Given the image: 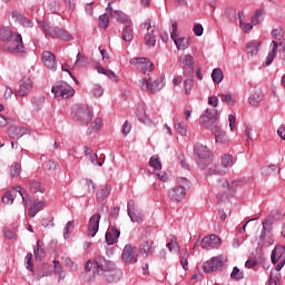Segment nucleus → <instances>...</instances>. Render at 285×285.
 <instances>
[{"label":"nucleus","instance_id":"obj_42","mask_svg":"<svg viewBox=\"0 0 285 285\" xmlns=\"http://www.w3.org/2000/svg\"><path fill=\"white\" fill-rule=\"evenodd\" d=\"M252 21L254 26L262 23V21H264V10L263 9L256 10L254 16L252 17Z\"/></svg>","mask_w":285,"mask_h":285},{"label":"nucleus","instance_id":"obj_25","mask_svg":"<svg viewBox=\"0 0 285 285\" xmlns=\"http://www.w3.org/2000/svg\"><path fill=\"white\" fill-rule=\"evenodd\" d=\"M200 124L203 128H207L208 130H213L215 126H219V118H208V116L200 117Z\"/></svg>","mask_w":285,"mask_h":285},{"label":"nucleus","instance_id":"obj_18","mask_svg":"<svg viewBox=\"0 0 285 285\" xmlns=\"http://www.w3.org/2000/svg\"><path fill=\"white\" fill-rule=\"evenodd\" d=\"M127 213L131 222H144V214L135 207V200H129L127 204Z\"/></svg>","mask_w":285,"mask_h":285},{"label":"nucleus","instance_id":"obj_3","mask_svg":"<svg viewBox=\"0 0 285 285\" xmlns=\"http://www.w3.org/2000/svg\"><path fill=\"white\" fill-rule=\"evenodd\" d=\"M17 197H21L24 208H28L32 203L30 194L21 187H13L2 196L3 204H13Z\"/></svg>","mask_w":285,"mask_h":285},{"label":"nucleus","instance_id":"obj_26","mask_svg":"<svg viewBox=\"0 0 285 285\" xmlns=\"http://www.w3.org/2000/svg\"><path fill=\"white\" fill-rule=\"evenodd\" d=\"M121 235V233L119 232V229L111 227L110 232H107L105 235V239L108 244V246H112V244H116L117 239H119V236Z\"/></svg>","mask_w":285,"mask_h":285},{"label":"nucleus","instance_id":"obj_63","mask_svg":"<svg viewBox=\"0 0 285 285\" xmlns=\"http://www.w3.org/2000/svg\"><path fill=\"white\" fill-rule=\"evenodd\" d=\"M240 181V185L243 186H253V181L255 180L253 177H243L238 179Z\"/></svg>","mask_w":285,"mask_h":285},{"label":"nucleus","instance_id":"obj_47","mask_svg":"<svg viewBox=\"0 0 285 285\" xmlns=\"http://www.w3.org/2000/svg\"><path fill=\"white\" fill-rule=\"evenodd\" d=\"M222 166L224 168H233V155L226 154L222 158Z\"/></svg>","mask_w":285,"mask_h":285},{"label":"nucleus","instance_id":"obj_32","mask_svg":"<svg viewBox=\"0 0 285 285\" xmlns=\"http://www.w3.org/2000/svg\"><path fill=\"white\" fill-rule=\"evenodd\" d=\"M173 41L175 42L176 48H178V50H186V48H188V46H190V38L176 37L175 39H173Z\"/></svg>","mask_w":285,"mask_h":285},{"label":"nucleus","instance_id":"obj_35","mask_svg":"<svg viewBox=\"0 0 285 285\" xmlns=\"http://www.w3.org/2000/svg\"><path fill=\"white\" fill-rule=\"evenodd\" d=\"M28 186L30 193H46V188H43V186H41V184L38 180H29Z\"/></svg>","mask_w":285,"mask_h":285},{"label":"nucleus","instance_id":"obj_15","mask_svg":"<svg viewBox=\"0 0 285 285\" xmlns=\"http://www.w3.org/2000/svg\"><path fill=\"white\" fill-rule=\"evenodd\" d=\"M202 248L205 250H210L212 248H219L222 246V238L219 236L212 234L210 236H206L200 242Z\"/></svg>","mask_w":285,"mask_h":285},{"label":"nucleus","instance_id":"obj_16","mask_svg":"<svg viewBox=\"0 0 285 285\" xmlns=\"http://www.w3.org/2000/svg\"><path fill=\"white\" fill-rule=\"evenodd\" d=\"M30 90H32V79L30 77H23L19 81V89L16 90V97H28L30 95Z\"/></svg>","mask_w":285,"mask_h":285},{"label":"nucleus","instance_id":"obj_39","mask_svg":"<svg viewBox=\"0 0 285 285\" xmlns=\"http://www.w3.org/2000/svg\"><path fill=\"white\" fill-rule=\"evenodd\" d=\"M46 101V98L43 96H35L31 99V104L35 107V110H41L43 108V104Z\"/></svg>","mask_w":285,"mask_h":285},{"label":"nucleus","instance_id":"obj_43","mask_svg":"<svg viewBox=\"0 0 285 285\" xmlns=\"http://www.w3.org/2000/svg\"><path fill=\"white\" fill-rule=\"evenodd\" d=\"M275 173H277V166L275 165H271L262 168V175L264 177H272V175H275Z\"/></svg>","mask_w":285,"mask_h":285},{"label":"nucleus","instance_id":"obj_27","mask_svg":"<svg viewBox=\"0 0 285 285\" xmlns=\"http://www.w3.org/2000/svg\"><path fill=\"white\" fill-rule=\"evenodd\" d=\"M154 242L153 240H144L140 245V250L142 253V257H148V255H153L155 253V247H154Z\"/></svg>","mask_w":285,"mask_h":285},{"label":"nucleus","instance_id":"obj_61","mask_svg":"<svg viewBox=\"0 0 285 285\" xmlns=\"http://www.w3.org/2000/svg\"><path fill=\"white\" fill-rule=\"evenodd\" d=\"M46 168L47 170L49 171H55L57 170V168H59V163L55 161V160H49L47 164H46Z\"/></svg>","mask_w":285,"mask_h":285},{"label":"nucleus","instance_id":"obj_51","mask_svg":"<svg viewBox=\"0 0 285 285\" xmlns=\"http://www.w3.org/2000/svg\"><path fill=\"white\" fill-rule=\"evenodd\" d=\"M263 97L262 95L254 92L249 98L248 101L250 104V106H258L259 101H262Z\"/></svg>","mask_w":285,"mask_h":285},{"label":"nucleus","instance_id":"obj_56","mask_svg":"<svg viewBox=\"0 0 285 285\" xmlns=\"http://www.w3.org/2000/svg\"><path fill=\"white\" fill-rule=\"evenodd\" d=\"M239 186H243L242 183L239 181V179L232 181V184L229 185L230 195H235L237 193V188H239Z\"/></svg>","mask_w":285,"mask_h":285},{"label":"nucleus","instance_id":"obj_22","mask_svg":"<svg viewBox=\"0 0 285 285\" xmlns=\"http://www.w3.org/2000/svg\"><path fill=\"white\" fill-rule=\"evenodd\" d=\"M136 115L138 118V121H140L141 124H145L146 126H155V122H153V120L150 118H148V116H146V107H144V105H139L137 110H136Z\"/></svg>","mask_w":285,"mask_h":285},{"label":"nucleus","instance_id":"obj_12","mask_svg":"<svg viewBox=\"0 0 285 285\" xmlns=\"http://www.w3.org/2000/svg\"><path fill=\"white\" fill-rule=\"evenodd\" d=\"M284 246H276L272 252V264H276V271L284 268L285 264Z\"/></svg>","mask_w":285,"mask_h":285},{"label":"nucleus","instance_id":"obj_23","mask_svg":"<svg viewBox=\"0 0 285 285\" xmlns=\"http://www.w3.org/2000/svg\"><path fill=\"white\" fill-rule=\"evenodd\" d=\"M212 132L215 137L216 144H226L228 141V137L226 136V131L219 127V125H216L212 128Z\"/></svg>","mask_w":285,"mask_h":285},{"label":"nucleus","instance_id":"obj_31","mask_svg":"<svg viewBox=\"0 0 285 285\" xmlns=\"http://www.w3.org/2000/svg\"><path fill=\"white\" fill-rule=\"evenodd\" d=\"M195 153L198 155L200 159H206L210 157V150H208V147H206L203 144H197L195 146Z\"/></svg>","mask_w":285,"mask_h":285},{"label":"nucleus","instance_id":"obj_58","mask_svg":"<svg viewBox=\"0 0 285 285\" xmlns=\"http://www.w3.org/2000/svg\"><path fill=\"white\" fill-rule=\"evenodd\" d=\"M92 95L94 97H101L104 95V87L101 85H94Z\"/></svg>","mask_w":285,"mask_h":285},{"label":"nucleus","instance_id":"obj_2","mask_svg":"<svg viewBox=\"0 0 285 285\" xmlns=\"http://www.w3.org/2000/svg\"><path fill=\"white\" fill-rule=\"evenodd\" d=\"M115 265L112 262L106 259L104 256H98L92 261H88L85 271H92L94 268V277L98 278L102 273L110 271Z\"/></svg>","mask_w":285,"mask_h":285},{"label":"nucleus","instance_id":"obj_45","mask_svg":"<svg viewBox=\"0 0 285 285\" xmlns=\"http://www.w3.org/2000/svg\"><path fill=\"white\" fill-rule=\"evenodd\" d=\"M194 86H195V81L193 80V77L187 78L184 81L185 95H190V92H193Z\"/></svg>","mask_w":285,"mask_h":285},{"label":"nucleus","instance_id":"obj_6","mask_svg":"<svg viewBox=\"0 0 285 285\" xmlns=\"http://www.w3.org/2000/svg\"><path fill=\"white\" fill-rule=\"evenodd\" d=\"M51 92L55 97H61L62 99H70L75 96V89L66 82H56L52 86Z\"/></svg>","mask_w":285,"mask_h":285},{"label":"nucleus","instance_id":"obj_11","mask_svg":"<svg viewBox=\"0 0 285 285\" xmlns=\"http://www.w3.org/2000/svg\"><path fill=\"white\" fill-rule=\"evenodd\" d=\"M97 279L108 282V284H115V282H119L121 279V272L117 271V267L114 265L110 269L100 274Z\"/></svg>","mask_w":285,"mask_h":285},{"label":"nucleus","instance_id":"obj_59","mask_svg":"<svg viewBox=\"0 0 285 285\" xmlns=\"http://www.w3.org/2000/svg\"><path fill=\"white\" fill-rule=\"evenodd\" d=\"M63 264L66 266H68V268H70L71 271H77V264L75 262H72V259L67 258V257H62L61 258Z\"/></svg>","mask_w":285,"mask_h":285},{"label":"nucleus","instance_id":"obj_21","mask_svg":"<svg viewBox=\"0 0 285 285\" xmlns=\"http://www.w3.org/2000/svg\"><path fill=\"white\" fill-rule=\"evenodd\" d=\"M42 61L49 70H57V57L50 51L42 52Z\"/></svg>","mask_w":285,"mask_h":285},{"label":"nucleus","instance_id":"obj_24","mask_svg":"<svg viewBox=\"0 0 285 285\" xmlns=\"http://www.w3.org/2000/svg\"><path fill=\"white\" fill-rule=\"evenodd\" d=\"M122 41H132V39H135V31L132 30V21H128L127 23H125V28H122Z\"/></svg>","mask_w":285,"mask_h":285},{"label":"nucleus","instance_id":"obj_38","mask_svg":"<svg viewBox=\"0 0 285 285\" xmlns=\"http://www.w3.org/2000/svg\"><path fill=\"white\" fill-rule=\"evenodd\" d=\"M104 121L101 120V118H96L90 127L88 128V134L92 135V132H97L98 130H101V126H102Z\"/></svg>","mask_w":285,"mask_h":285},{"label":"nucleus","instance_id":"obj_46","mask_svg":"<svg viewBox=\"0 0 285 285\" xmlns=\"http://www.w3.org/2000/svg\"><path fill=\"white\" fill-rule=\"evenodd\" d=\"M218 97H220V101L228 104V106H235L236 104V100L233 98V95L230 94H218Z\"/></svg>","mask_w":285,"mask_h":285},{"label":"nucleus","instance_id":"obj_34","mask_svg":"<svg viewBox=\"0 0 285 285\" xmlns=\"http://www.w3.org/2000/svg\"><path fill=\"white\" fill-rule=\"evenodd\" d=\"M97 72L99 75H105L106 77H108L109 79H111V81H119V76H117V73H115V71L110 70V69H105L102 67H97Z\"/></svg>","mask_w":285,"mask_h":285},{"label":"nucleus","instance_id":"obj_4","mask_svg":"<svg viewBox=\"0 0 285 285\" xmlns=\"http://www.w3.org/2000/svg\"><path fill=\"white\" fill-rule=\"evenodd\" d=\"M72 117L82 126H88L92 121V111L88 105H76L72 109Z\"/></svg>","mask_w":285,"mask_h":285},{"label":"nucleus","instance_id":"obj_40","mask_svg":"<svg viewBox=\"0 0 285 285\" xmlns=\"http://www.w3.org/2000/svg\"><path fill=\"white\" fill-rule=\"evenodd\" d=\"M169 253H174L175 255H177V253H179V243H177V238L176 237H173L170 239V242H168L166 244Z\"/></svg>","mask_w":285,"mask_h":285},{"label":"nucleus","instance_id":"obj_48","mask_svg":"<svg viewBox=\"0 0 285 285\" xmlns=\"http://www.w3.org/2000/svg\"><path fill=\"white\" fill-rule=\"evenodd\" d=\"M10 175L11 177H19L21 175V164L13 163L10 167Z\"/></svg>","mask_w":285,"mask_h":285},{"label":"nucleus","instance_id":"obj_28","mask_svg":"<svg viewBox=\"0 0 285 285\" xmlns=\"http://www.w3.org/2000/svg\"><path fill=\"white\" fill-rule=\"evenodd\" d=\"M43 208H46V200L36 199L29 208V215L31 217H36L37 213H39L40 210H43Z\"/></svg>","mask_w":285,"mask_h":285},{"label":"nucleus","instance_id":"obj_1","mask_svg":"<svg viewBox=\"0 0 285 285\" xmlns=\"http://www.w3.org/2000/svg\"><path fill=\"white\" fill-rule=\"evenodd\" d=\"M0 41H8L10 45L7 47L9 52H23V39L21 35L13 33L10 27H0Z\"/></svg>","mask_w":285,"mask_h":285},{"label":"nucleus","instance_id":"obj_30","mask_svg":"<svg viewBox=\"0 0 285 285\" xmlns=\"http://www.w3.org/2000/svg\"><path fill=\"white\" fill-rule=\"evenodd\" d=\"M272 51L266 57L265 66H271L273 61H275V58L277 57V50L279 48V43L277 41H272L271 43Z\"/></svg>","mask_w":285,"mask_h":285},{"label":"nucleus","instance_id":"obj_36","mask_svg":"<svg viewBox=\"0 0 285 285\" xmlns=\"http://www.w3.org/2000/svg\"><path fill=\"white\" fill-rule=\"evenodd\" d=\"M8 132L9 137L12 139H19V137H23L26 135L24 129L20 127H9Z\"/></svg>","mask_w":285,"mask_h":285},{"label":"nucleus","instance_id":"obj_29","mask_svg":"<svg viewBox=\"0 0 285 285\" xmlns=\"http://www.w3.org/2000/svg\"><path fill=\"white\" fill-rule=\"evenodd\" d=\"M11 17L16 23H20L24 28H30L31 22L28 20V18L23 17L19 11H12Z\"/></svg>","mask_w":285,"mask_h":285},{"label":"nucleus","instance_id":"obj_50","mask_svg":"<svg viewBox=\"0 0 285 285\" xmlns=\"http://www.w3.org/2000/svg\"><path fill=\"white\" fill-rule=\"evenodd\" d=\"M218 115H219V111H217V109H215V108H208L203 114V116L212 118V119H219Z\"/></svg>","mask_w":285,"mask_h":285},{"label":"nucleus","instance_id":"obj_53","mask_svg":"<svg viewBox=\"0 0 285 285\" xmlns=\"http://www.w3.org/2000/svg\"><path fill=\"white\" fill-rule=\"evenodd\" d=\"M149 166H151V168H155V170H161V161H159V158L155 156L149 159Z\"/></svg>","mask_w":285,"mask_h":285},{"label":"nucleus","instance_id":"obj_60","mask_svg":"<svg viewBox=\"0 0 285 285\" xmlns=\"http://www.w3.org/2000/svg\"><path fill=\"white\" fill-rule=\"evenodd\" d=\"M55 271L60 277H66V272L61 271V263L59 261H53Z\"/></svg>","mask_w":285,"mask_h":285},{"label":"nucleus","instance_id":"obj_49","mask_svg":"<svg viewBox=\"0 0 285 285\" xmlns=\"http://www.w3.org/2000/svg\"><path fill=\"white\" fill-rule=\"evenodd\" d=\"M230 277L232 279H235V282H239V279H244V272H242L238 267H234Z\"/></svg>","mask_w":285,"mask_h":285},{"label":"nucleus","instance_id":"obj_20","mask_svg":"<svg viewBox=\"0 0 285 285\" xmlns=\"http://www.w3.org/2000/svg\"><path fill=\"white\" fill-rule=\"evenodd\" d=\"M168 196L173 202L179 203L186 197V188L184 186H176L169 191Z\"/></svg>","mask_w":285,"mask_h":285},{"label":"nucleus","instance_id":"obj_5","mask_svg":"<svg viewBox=\"0 0 285 285\" xmlns=\"http://www.w3.org/2000/svg\"><path fill=\"white\" fill-rule=\"evenodd\" d=\"M45 35L51 39H62V41H72V36L59 27H53L48 22L42 23Z\"/></svg>","mask_w":285,"mask_h":285},{"label":"nucleus","instance_id":"obj_54","mask_svg":"<svg viewBox=\"0 0 285 285\" xmlns=\"http://www.w3.org/2000/svg\"><path fill=\"white\" fill-rule=\"evenodd\" d=\"M41 242L38 240L37 242V250H35V255H36V259H43V257H46V252L43 250V248L41 247Z\"/></svg>","mask_w":285,"mask_h":285},{"label":"nucleus","instance_id":"obj_64","mask_svg":"<svg viewBox=\"0 0 285 285\" xmlns=\"http://www.w3.org/2000/svg\"><path fill=\"white\" fill-rule=\"evenodd\" d=\"M209 175H222V168L218 165H210Z\"/></svg>","mask_w":285,"mask_h":285},{"label":"nucleus","instance_id":"obj_44","mask_svg":"<svg viewBox=\"0 0 285 285\" xmlns=\"http://www.w3.org/2000/svg\"><path fill=\"white\" fill-rule=\"evenodd\" d=\"M72 230H75V222L69 220L65 226L63 238L70 239V235H72Z\"/></svg>","mask_w":285,"mask_h":285},{"label":"nucleus","instance_id":"obj_8","mask_svg":"<svg viewBox=\"0 0 285 285\" xmlns=\"http://www.w3.org/2000/svg\"><path fill=\"white\" fill-rule=\"evenodd\" d=\"M130 63L135 66L139 72H142V75H150V72L155 70V65L147 58H132Z\"/></svg>","mask_w":285,"mask_h":285},{"label":"nucleus","instance_id":"obj_55","mask_svg":"<svg viewBox=\"0 0 285 285\" xmlns=\"http://www.w3.org/2000/svg\"><path fill=\"white\" fill-rule=\"evenodd\" d=\"M170 23H171L170 37H171V39H175L176 37H179V35L177 33L179 23L177 22V20H171Z\"/></svg>","mask_w":285,"mask_h":285},{"label":"nucleus","instance_id":"obj_13","mask_svg":"<svg viewBox=\"0 0 285 285\" xmlns=\"http://www.w3.org/2000/svg\"><path fill=\"white\" fill-rule=\"evenodd\" d=\"M144 30H147L145 35V43L149 48H155L157 43V37L155 36V30L153 29V24H150V20H147L145 23L141 24Z\"/></svg>","mask_w":285,"mask_h":285},{"label":"nucleus","instance_id":"obj_7","mask_svg":"<svg viewBox=\"0 0 285 285\" xmlns=\"http://www.w3.org/2000/svg\"><path fill=\"white\" fill-rule=\"evenodd\" d=\"M140 88L141 90H148L149 92H159L161 88H164V78H157L156 80H153L151 77L144 78L140 81Z\"/></svg>","mask_w":285,"mask_h":285},{"label":"nucleus","instance_id":"obj_37","mask_svg":"<svg viewBox=\"0 0 285 285\" xmlns=\"http://www.w3.org/2000/svg\"><path fill=\"white\" fill-rule=\"evenodd\" d=\"M111 190L112 187H110V185H107L102 189H100L97 193V202H104V199H107V197L110 196Z\"/></svg>","mask_w":285,"mask_h":285},{"label":"nucleus","instance_id":"obj_33","mask_svg":"<svg viewBox=\"0 0 285 285\" xmlns=\"http://www.w3.org/2000/svg\"><path fill=\"white\" fill-rule=\"evenodd\" d=\"M259 46H262V42H248L246 45V52L247 55H250L252 57H257V53L259 52Z\"/></svg>","mask_w":285,"mask_h":285},{"label":"nucleus","instance_id":"obj_19","mask_svg":"<svg viewBox=\"0 0 285 285\" xmlns=\"http://www.w3.org/2000/svg\"><path fill=\"white\" fill-rule=\"evenodd\" d=\"M107 13L110 16L111 19H116L118 23H128V21H130L126 13H124L121 10L112 9L110 3L107 7Z\"/></svg>","mask_w":285,"mask_h":285},{"label":"nucleus","instance_id":"obj_62","mask_svg":"<svg viewBox=\"0 0 285 285\" xmlns=\"http://www.w3.org/2000/svg\"><path fill=\"white\" fill-rule=\"evenodd\" d=\"M174 128L175 130H177V132H179V135H186L187 132L186 127L184 126L183 122H175Z\"/></svg>","mask_w":285,"mask_h":285},{"label":"nucleus","instance_id":"obj_9","mask_svg":"<svg viewBox=\"0 0 285 285\" xmlns=\"http://www.w3.org/2000/svg\"><path fill=\"white\" fill-rule=\"evenodd\" d=\"M121 259L125 262V264H137V259H139L137 248L130 244H127L122 249Z\"/></svg>","mask_w":285,"mask_h":285},{"label":"nucleus","instance_id":"obj_10","mask_svg":"<svg viewBox=\"0 0 285 285\" xmlns=\"http://www.w3.org/2000/svg\"><path fill=\"white\" fill-rule=\"evenodd\" d=\"M222 266H224V256H215L203 264V271L204 273H215L219 271Z\"/></svg>","mask_w":285,"mask_h":285},{"label":"nucleus","instance_id":"obj_41","mask_svg":"<svg viewBox=\"0 0 285 285\" xmlns=\"http://www.w3.org/2000/svg\"><path fill=\"white\" fill-rule=\"evenodd\" d=\"M212 79L215 83H222V81H224V71L219 68L214 69L212 72Z\"/></svg>","mask_w":285,"mask_h":285},{"label":"nucleus","instance_id":"obj_52","mask_svg":"<svg viewBox=\"0 0 285 285\" xmlns=\"http://www.w3.org/2000/svg\"><path fill=\"white\" fill-rule=\"evenodd\" d=\"M109 13H104L102 16L99 17V26L100 28H108V23H110V18L108 17Z\"/></svg>","mask_w":285,"mask_h":285},{"label":"nucleus","instance_id":"obj_14","mask_svg":"<svg viewBox=\"0 0 285 285\" xmlns=\"http://www.w3.org/2000/svg\"><path fill=\"white\" fill-rule=\"evenodd\" d=\"M180 66L184 70L185 77H194L195 63L193 62V56L185 55V56L180 57Z\"/></svg>","mask_w":285,"mask_h":285},{"label":"nucleus","instance_id":"obj_17","mask_svg":"<svg viewBox=\"0 0 285 285\" xmlns=\"http://www.w3.org/2000/svg\"><path fill=\"white\" fill-rule=\"evenodd\" d=\"M99 222H101V215L94 214L90 217L87 232L88 237H95L99 233Z\"/></svg>","mask_w":285,"mask_h":285},{"label":"nucleus","instance_id":"obj_57","mask_svg":"<svg viewBox=\"0 0 285 285\" xmlns=\"http://www.w3.org/2000/svg\"><path fill=\"white\" fill-rule=\"evenodd\" d=\"M272 37L274 39H277L278 41H282V39L284 37V30L282 28L274 29L272 31Z\"/></svg>","mask_w":285,"mask_h":285}]
</instances>
